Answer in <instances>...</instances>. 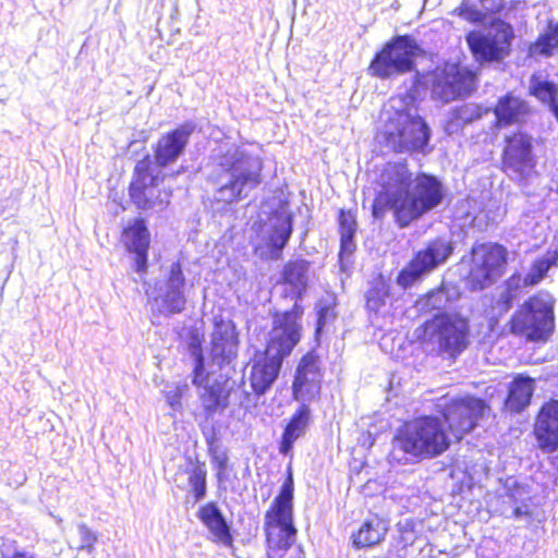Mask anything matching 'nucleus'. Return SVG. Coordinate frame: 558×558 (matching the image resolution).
I'll return each instance as SVG.
<instances>
[{
  "instance_id": "obj_1",
  "label": "nucleus",
  "mask_w": 558,
  "mask_h": 558,
  "mask_svg": "<svg viewBox=\"0 0 558 558\" xmlns=\"http://www.w3.org/2000/svg\"><path fill=\"white\" fill-rule=\"evenodd\" d=\"M377 183L380 190L372 206L374 218L383 219L391 210L401 228L436 208L445 195L438 179L425 173L412 179L408 165L402 161L387 162Z\"/></svg>"
},
{
  "instance_id": "obj_2",
  "label": "nucleus",
  "mask_w": 558,
  "mask_h": 558,
  "mask_svg": "<svg viewBox=\"0 0 558 558\" xmlns=\"http://www.w3.org/2000/svg\"><path fill=\"white\" fill-rule=\"evenodd\" d=\"M413 92L392 97L390 110L386 111L387 121L383 137L387 147L393 151H424L430 138V130L418 114Z\"/></svg>"
},
{
  "instance_id": "obj_3",
  "label": "nucleus",
  "mask_w": 558,
  "mask_h": 558,
  "mask_svg": "<svg viewBox=\"0 0 558 558\" xmlns=\"http://www.w3.org/2000/svg\"><path fill=\"white\" fill-rule=\"evenodd\" d=\"M450 445L445 423L435 416L408 422L392 440L391 457L397 461L427 459L441 454Z\"/></svg>"
},
{
  "instance_id": "obj_4",
  "label": "nucleus",
  "mask_w": 558,
  "mask_h": 558,
  "mask_svg": "<svg viewBox=\"0 0 558 558\" xmlns=\"http://www.w3.org/2000/svg\"><path fill=\"white\" fill-rule=\"evenodd\" d=\"M293 481L291 475L281 486L271 509L266 515L268 558H282L281 551L290 550L289 558H303L300 547L292 548L296 537L293 524Z\"/></svg>"
},
{
  "instance_id": "obj_5",
  "label": "nucleus",
  "mask_w": 558,
  "mask_h": 558,
  "mask_svg": "<svg viewBox=\"0 0 558 558\" xmlns=\"http://www.w3.org/2000/svg\"><path fill=\"white\" fill-rule=\"evenodd\" d=\"M165 178V173L154 167L149 154L140 159L128 184V196L132 206L142 213L166 209L170 205L173 190L163 186Z\"/></svg>"
},
{
  "instance_id": "obj_6",
  "label": "nucleus",
  "mask_w": 558,
  "mask_h": 558,
  "mask_svg": "<svg viewBox=\"0 0 558 558\" xmlns=\"http://www.w3.org/2000/svg\"><path fill=\"white\" fill-rule=\"evenodd\" d=\"M193 356L195 364L192 372V384L203 389L198 398L204 417L208 420L228 407L232 386L227 376L221 374L215 376L214 365L216 360L223 359L222 354H215L214 351H210V356L205 359L203 351H193Z\"/></svg>"
},
{
  "instance_id": "obj_7",
  "label": "nucleus",
  "mask_w": 558,
  "mask_h": 558,
  "mask_svg": "<svg viewBox=\"0 0 558 558\" xmlns=\"http://www.w3.org/2000/svg\"><path fill=\"white\" fill-rule=\"evenodd\" d=\"M420 51L421 48L412 36L398 35L376 53L369 64V72L379 78L411 72L415 68V58Z\"/></svg>"
},
{
  "instance_id": "obj_8",
  "label": "nucleus",
  "mask_w": 558,
  "mask_h": 558,
  "mask_svg": "<svg viewBox=\"0 0 558 558\" xmlns=\"http://www.w3.org/2000/svg\"><path fill=\"white\" fill-rule=\"evenodd\" d=\"M554 300L545 292H539L514 314L511 330L532 340L546 339L554 329Z\"/></svg>"
},
{
  "instance_id": "obj_9",
  "label": "nucleus",
  "mask_w": 558,
  "mask_h": 558,
  "mask_svg": "<svg viewBox=\"0 0 558 558\" xmlns=\"http://www.w3.org/2000/svg\"><path fill=\"white\" fill-rule=\"evenodd\" d=\"M427 82L434 99L449 102L470 95L474 89L475 76L458 64L446 63L429 73Z\"/></svg>"
},
{
  "instance_id": "obj_10",
  "label": "nucleus",
  "mask_w": 558,
  "mask_h": 558,
  "mask_svg": "<svg viewBox=\"0 0 558 558\" xmlns=\"http://www.w3.org/2000/svg\"><path fill=\"white\" fill-rule=\"evenodd\" d=\"M453 246L451 242L444 239H437L418 251L411 262L397 276V284L402 289L413 287L423 280L425 276L442 265L452 254Z\"/></svg>"
},
{
  "instance_id": "obj_11",
  "label": "nucleus",
  "mask_w": 558,
  "mask_h": 558,
  "mask_svg": "<svg viewBox=\"0 0 558 558\" xmlns=\"http://www.w3.org/2000/svg\"><path fill=\"white\" fill-rule=\"evenodd\" d=\"M469 335V323L461 316L436 315L423 326L424 339L439 349H465Z\"/></svg>"
},
{
  "instance_id": "obj_12",
  "label": "nucleus",
  "mask_w": 558,
  "mask_h": 558,
  "mask_svg": "<svg viewBox=\"0 0 558 558\" xmlns=\"http://www.w3.org/2000/svg\"><path fill=\"white\" fill-rule=\"evenodd\" d=\"M513 32L509 24L499 23L487 33L472 31L466 35V43L478 62L504 59L509 53Z\"/></svg>"
},
{
  "instance_id": "obj_13",
  "label": "nucleus",
  "mask_w": 558,
  "mask_h": 558,
  "mask_svg": "<svg viewBox=\"0 0 558 558\" xmlns=\"http://www.w3.org/2000/svg\"><path fill=\"white\" fill-rule=\"evenodd\" d=\"M489 411L484 400L472 396L451 399L442 409V416L451 434L459 440L470 433Z\"/></svg>"
},
{
  "instance_id": "obj_14",
  "label": "nucleus",
  "mask_w": 558,
  "mask_h": 558,
  "mask_svg": "<svg viewBox=\"0 0 558 558\" xmlns=\"http://www.w3.org/2000/svg\"><path fill=\"white\" fill-rule=\"evenodd\" d=\"M507 263V250L499 244H478L472 248L470 280L474 289H484L500 277Z\"/></svg>"
},
{
  "instance_id": "obj_15",
  "label": "nucleus",
  "mask_w": 558,
  "mask_h": 558,
  "mask_svg": "<svg viewBox=\"0 0 558 558\" xmlns=\"http://www.w3.org/2000/svg\"><path fill=\"white\" fill-rule=\"evenodd\" d=\"M121 242L125 251L133 255L134 269L140 275L148 270V254L151 244L150 232L144 217H135L121 230Z\"/></svg>"
},
{
  "instance_id": "obj_16",
  "label": "nucleus",
  "mask_w": 558,
  "mask_h": 558,
  "mask_svg": "<svg viewBox=\"0 0 558 558\" xmlns=\"http://www.w3.org/2000/svg\"><path fill=\"white\" fill-rule=\"evenodd\" d=\"M504 167L517 180L525 179L535 167L531 138L522 133L507 138L504 149Z\"/></svg>"
},
{
  "instance_id": "obj_17",
  "label": "nucleus",
  "mask_w": 558,
  "mask_h": 558,
  "mask_svg": "<svg viewBox=\"0 0 558 558\" xmlns=\"http://www.w3.org/2000/svg\"><path fill=\"white\" fill-rule=\"evenodd\" d=\"M194 131V125L184 123L165 133L154 146V167L166 168L183 153Z\"/></svg>"
},
{
  "instance_id": "obj_18",
  "label": "nucleus",
  "mask_w": 558,
  "mask_h": 558,
  "mask_svg": "<svg viewBox=\"0 0 558 558\" xmlns=\"http://www.w3.org/2000/svg\"><path fill=\"white\" fill-rule=\"evenodd\" d=\"M301 315L302 311L298 307L276 314L266 349H293L301 338Z\"/></svg>"
},
{
  "instance_id": "obj_19",
  "label": "nucleus",
  "mask_w": 558,
  "mask_h": 558,
  "mask_svg": "<svg viewBox=\"0 0 558 558\" xmlns=\"http://www.w3.org/2000/svg\"><path fill=\"white\" fill-rule=\"evenodd\" d=\"M322 374L314 351L307 352L301 360L293 381V396L296 400H312L320 390Z\"/></svg>"
},
{
  "instance_id": "obj_20",
  "label": "nucleus",
  "mask_w": 558,
  "mask_h": 558,
  "mask_svg": "<svg viewBox=\"0 0 558 558\" xmlns=\"http://www.w3.org/2000/svg\"><path fill=\"white\" fill-rule=\"evenodd\" d=\"M260 236L269 250V258L278 259L292 233V219L284 210L275 211L260 227Z\"/></svg>"
},
{
  "instance_id": "obj_21",
  "label": "nucleus",
  "mask_w": 558,
  "mask_h": 558,
  "mask_svg": "<svg viewBox=\"0 0 558 558\" xmlns=\"http://www.w3.org/2000/svg\"><path fill=\"white\" fill-rule=\"evenodd\" d=\"M534 434L544 452L558 450V400L543 404L536 417Z\"/></svg>"
},
{
  "instance_id": "obj_22",
  "label": "nucleus",
  "mask_w": 558,
  "mask_h": 558,
  "mask_svg": "<svg viewBox=\"0 0 558 558\" xmlns=\"http://www.w3.org/2000/svg\"><path fill=\"white\" fill-rule=\"evenodd\" d=\"M291 351H276L269 354L264 351L252 367L251 387L256 395H264L276 380L281 368L284 356Z\"/></svg>"
},
{
  "instance_id": "obj_23",
  "label": "nucleus",
  "mask_w": 558,
  "mask_h": 558,
  "mask_svg": "<svg viewBox=\"0 0 558 558\" xmlns=\"http://www.w3.org/2000/svg\"><path fill=\"white\" fill-rule=\"evenodd\" d=\"M199 520L211 532L214 541L218 544L230 546L232 537L229 527L220 510L214 502H208L198 509Z\"/></svg>"
},
{
  "instance_id": "obj_24",
  "label": "nucleus",
  "mask_w": 558,
  "mask_h": 558,
  "mask_svg": "<svg viewBox=\"0 0 558 558\" xmlns=\"http://www.w3.org/2000/svg\"><path fill=\"white\" fill-rule=\"evenodd\" d=\"M497 125L507 126L521 123L529 113V105L521 98L506 95L500 98L495 110Z\"/></svg>"
},
{
  "instance_id": "obj_25",
  "label": "nucleus",
  "mask_w": 558,
  "mask_h": 558,
  "mask_svg": "<svg viewBox=\"0 0 558 558\" xmlns=\"http://www.w3.org/2000/svg\"><path fill=\"white\" fill-rule=\"evenodd\" d=\"M458 298L459 290L457 287L442 283L439 288L420 298L416 301V307L418 311L426 313L434 310H446Z\"/></svg>"
},
{
  "instance_id": "obj_26",
  "label": "nucleus",
  "mask_w": 558,
  "mask_h": 558,
  "mask_svg": "<svg viewBox=\"0 0 558 558\" xmlns=\"http://www.w3.org/2000/svg\"><path fill=\"white\" fill-rule=\"evenodd\" d=\"M387 533V526L378 518L365 521L356 532L351 535L355 548L372 547L380 543Z\"/></svg>"
},
{
  "instance_id": "obj_27",
  "label": "nucleus",
  "mask_w": 558,
  "mask_h": 558,
  "mask_svg": "<svg viewBox=\"0 0 558 558\" xmlns=\"http://www.w3.org/2000/svg\"><path fill=\"white\" fill-rule=\"evenodd\" d=\"M534 392V380L531 378L518 377L510 387L506 400V408L513 412H520L530 404Z\"/></svg>"
},
{
  "instance_id": "obj_28",
  "label": "nucleus",
  "mask_w": 558,
  "mask_h": 558,
  "mask_svg": "<svg viewBox=\"0 0 558 558\" xmlns=\"http://www.w3.org/2000/svg\"><path fill=\"white\" fill-rule=\"evenodd\" d=\"M308 422L310 409L306 405H302L292 416L283 433L280 446V451L283 454H288L292 449L294 441L305 433Z\"/></svg>"
},
{
  "instance_id": "obj_29",
  "label": "nucleus",
  "mask_w": 558,
  "mask_h": 558,
  "mask_svg": "<svg viewBox=\"0 0 558 558\" xmlns=\"http://www.w3.org/2000/svg\"><path fill=\"white\" fill-rule=\"evenodd\" d=\"M484 113L482 107L476 104H464L452 109L445 124V131L451 135L458 133L465 124L480 119Z\"/></svg>"
},
{
  "instance_id": "obj_30",
  "label": "nucleus",
  "mask_w": 558,
  "mask_h": 558,
  "mask_svg": "<svg viewBox=\"0 0 558 558\" xmlns=\"http://www.w3.org/2000/svg\"><path fill=\"white\" fill-rule=\"evenodd\" d=\"M534 286L527 280V275L513 274L506 282L499 294L497 308L499 312H507L513 302L523 293L524 289Z\"/></svg>"
},
{
  "instance_id": "obj_31",
  "label": "nucleus",
  "mask_w": 558,
  "mask_h": 558,
  "mask_svg": "<svg viewBox=\"0 0 558 558\" xmlns=\"http://www.w3.org/2000/svg\"><path fill=\"white\" fill-rule=\"evenodd\" d=\"M340 229V260L352 255L355 251L354 235L356 231V220L352 213L341 210L339 214Z\"/></svg>"
},
{
  "instance_id": "obj_32",
  "label": "nucleus",
  "mask_w": 558,
  "mask_h": 558,
  "mask_svg": "<svg viewBox=\"0 0 558 558\" xmlns=\"http://www.w3.org/2000/svg\"><path fill=\"white\" fill-rule=\"evenodd\" d=\"M284 282L292 287L299 296L305 291L310 279V263L304 259L290 262L283 269Z\"/></svg>"
},
{
  "instance_id": "obj_33",
  "label": "nucleus",
  "mask_w": 558,
  "mask_h": 558,
  "mask_svg": "<svg viewBox=\"0 0 558 558\" xmlns=\"http://www.w3.org/2000/svg\"><path fill=\"white\" fill-rule=\"evenodd\" d=\"M530 90L538 100L548 105L558 121V86L550 81L543 80L541 76L533 75L530 82Z\"/></svg>"
},
{
  "instance_id": "obj_34",
  "label": "nucleus",
  "mask_w": 558,
  "mask_h": 558,
  "mask_svg": "<svg viewBox=\"0 0 558 558\" xmlns=\"http://www.w3.org/2000/svg\"><path fill=\"white\" fill-rule=\"evenodd\" d=\"M238 342V332L230 320L215 323L211 333V349H232Z\"/></svg>"
},
{
  "instance_id": "obj_35",
  "label": "nucleus",
  "mask_w": 558,
  "mask_h": 558,
  "mask_svg": "<svg viewBox=\"0 0 558 558\" xmlns=\"http://www.w3.org/2000/svg\"><path fill=\"white\" fill-rule=\"evenodd\" d=\"M558 50V23L549 24L547 31L542 34L537 40L531 45L530 54L532 57H551Z\"/></svg>"
},
{
  "instance_id": "obj_36",
  "label": "nucleus",
  "mask_w": 558,
  "mask_h": 558,
  "mask_svg": "<svg viewBox=\"0 0 558 558\" xmlns=\"http://www.w3.org/2000/svg\"><path fill=\"white\" fill-rule=\"evenodd\" d=\"M206 477L207 471L204 463L197 462L189 471V484L191 486V493L194 498V502L199 501L206 495Z\"/></svg>"
},
{
  "instance_id": "obj_37",
  "label": "nucleus",
  "mask_w": 558,
  "mask_h": 558,
  "mask_svg": "<svg viewBox=\"0 0 558 558\" xmlns=\"http://www.w3.org/2000/svg\"><path fill=\"white\" fill-rule=\"evenodd\" d=\"M558 263L557 252H547L544 256L536 259L527 275V280L534 286L541 282L547 271Z\"/></svg>"
},
{
  "instance_id": "obj_38",
  "label": "nucleus",
  "mask_w": 558,
  "mask_h": 558,
  "mask_svg": "<svg viewBox=\"0 0 558 558\" xmlns=\"http://www.w3.org/2000/svg\"><path fill=\"white\" fill-rule=\"evenodd\" d=\"M336 300L332 295H327L318 301L317 308V327L316 335H320L336 317L335 314Z\"/></svg>"
},
{
  "instance_id": "obj_39",
  "label": "nucleus",
  "mask_w": 558,
  "mask_h": 558,
  "mask_svg": "<svg viewBox=\"0 0 558 558\" xmlns=\"http://www.w3.org/2000/svg\"><path fill=\"white\" fill-rule=\"evenodd\" d=\"M163 304L168 313L178 314L185 310L186 299L184 291L181 289H169L167 290Z\"/></svg>"
},
{
  "instance_id": "obj_40",
  "label": "nucleus",
  "mask_w": 558,
  "mask_h": 558,
  "mask_svg": "<svg viewBox=\"0 0 558 558\" xmlns=\"http://www.w3.org/2000/svg\"><path fill=\"white\" fill-rule=\"evenodd\" d=\"M244 189V178L236 177L228 184L220 189L221 201L225 203H232L241 198V193Z\"/></svg>"
},
{
  "instance_id": "obj_41",
  "label": "nucleus",
  "mask_w": 558,
  "mask_h": 558,
  "mask_svg": "<svg viewBox=\"0 0 558 558\" xmlns=\"http://www.w3.org/2000/svg\"><path fill=\"white\" fill-rule=\"evenodd\" d=\"M452 14H457L463 20L470 23H482L484 21L483 13L476 9V5L471 3L470 0H463L457 9L452 11Z\"/></svg>"
},
{
  "instance_id": "obj_42",
  "label": "nucleus",
  "mask_w": 558,
  "mask_h": 558,
  "mask_svg": "<svg viewBox=\"0 0 558 558\" xmlns=\"http://www.w3.org/2000/svg\"><path fill=\"white\" fill-rule=\"evenodd\" d=\"M262 159L258 156H246V187H254L260 183Z\"/></svg>"
},
{
  "instance_id": "obj_43",
  "label": "nucleus",
  "mask_w": 558,
  "mask_h": 558,
  "mask_svg": "<svg viewBox=\"0 0 558 558\" xmlns=\"http://www.w3.org/2000/svg\"><path fill=\"white\" fill-rule=\"evenodd\" d=\"M189 385L181 384L165 392L167 403L173 410L182 409V399L189 393Z\"/></svg>"
},
{
  "instance_id": "obj_44",
  "label": "nucleus",
  "mask_w": 558,
  "mask_h": 558,
  "mask_svg": "<svg viewBox=\"0 0 558 558\" xmlns=\"http://www.w3.org/2000/svg\"><path fill=\"white\" fill-rule=\"evenodd\" d=\"M185 286V277L183 274L182 264L177 260L170 265L168 278H167V287L169 289H181L184 290Z\"/></svg>"
},
{
  "instance_id": "obj_45",
  "label": "nucleus",
  "mask_w": 558,
  "mask_h": 558,
  "mask_svg": "<svg viewBox=\"0 0 558 558\" xmlns=\"http://www.w3.org/2000/svg\"><path fill=\"white\" fill-rule=\"evenodd\" d=\"M80 533L82 541L80 549L92 553L95 549L96 543L98 542L97 534L86 525L81 526Z\"/></svg>"
},
{
  "instance_id": "obj_46",
  "label": "nucleus",
  "mask_w": 558,
  "mask_h": 558,
  "mask_svg": "<svg viewBox=\"0 0 558 558\" xmlns=\"http://www.w3.org/2000/svg\"><path fill=\"white\" fill-rule=\"evenodd\" d=\"M209 453L211 457V461L214 463L215 469L217 470L218 478H221L225 475L227 470L228 458L226 452L219 451L217 448L209 447Z\"/></svg>"
},
{
  "instance_id": "obj_47",
  "label": "nucleus",
  "mask_w": 558,
  "mask_h": 558,
  "mask_svg": "<svg viewBox=\"0 0 558 558\" xmlns=\"http://www.w3.org/2000/svg\"><path fill=\"white\" fill-rule=\"evenodd\" d=\"M484 10L490 13L498 12L504 7V0H480Z\"/></svg>"
},
{
  "instance_id": "obj_48",
  "label": "nucleus",
  "mask_w": 558,
  "mask_h": 558,
  "mask_svg": "<svg viewBox=\"0 0 558 558\" xmlns=\"http://www.w3.org/2000/svg\"><path fill=\"white\" fill-rule=\"evenodd\" d=\"M187 335L192 339L190 343V349H202V343L204 341L203 335H199L197 329H189Z\"/></svg>"
},
{
  "instance_id": "obj_49",
  "label": "nucleus",
  "mask_w": 558,
  "mask_h": 558,
  "mask_svg": "<svg viewBox=\"0 0 558 558\" xmlns=\"http://www.w3.org/2000/svg\"><path fill=\"white\" fill-rule=\"evenodd\" d=\"M367 307L376 311L379 307V301L373 299V296L369 294L367 296Z\"/></svg>"
},
{
  "instance_id": "obj_50",
  "label": "nucleus",
  "mask_w": 558,
  "mask_h": 558,
  "mask_svg": "<svg viewBox=\"0 0 558 558\" xmlns=\"http://www.w3.org/2000/svg\"><path fill=\"white\" fill-rule=\"evenodd\" d=\"M8 558H34V557L32 555L27 554L26 551H14Z\"/></svg>"
},
{
  "instance_id": "obj_51",
  "label": "nucleus",
  "mask_w": 558,
  "mask_h": 558,
  "mask_svg": "<svg viewBox=\"0 0 558 558\" xmlns=\"http://www.w3.org/2000/svg\"><path fill=\"white\" fill-rule=\"evenodd\" d=\"M529 511L527 510H523L521 507H517L514 510H513V515L515 518H521L523 515H529Z\"/></svg>"
},
{
  "instance_id": "obj_52",
  "label": "nucleus",
  "mask_w": 558,
  "mask_h": 558,
  "mask_svg": "<svg viewBox=\"0 0 558 558\" xmlns=\"http://www.w3.org/2000/svg\"><path fill=\"white\" fill-rule=\"evenodd\" d=\"M5 100L0 98V104L4 105Z\"/></svg>"
}]
</instances>
